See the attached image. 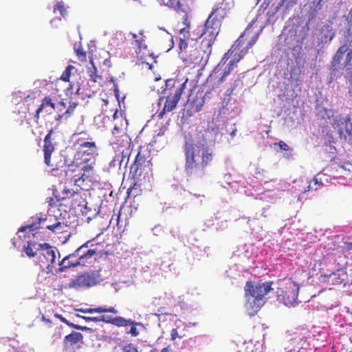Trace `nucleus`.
I'll list each match as a JSON object with an SVG mask.
<instances>
[{"label": "nucleus", "mask_w": 352, "mask_h": 352, "mask_svg": "<svg viewBox=\"0 0 352 352\" xmlns=\"http://www.w3.org/2000/svg\"><path fill=\"white\" fill-rule=\"evenodd\" d=\"M185 157L184 172L190 179H201L206 174V168L214 161V151L206 144H195L187 140L184 145Z\"/></svg>", "instance_id": "1"}, {"label": "nucleus", "mask_w": 352, "mask_h": 352, "mask_svg": "<svg viewBox=\"0 0 352 352\" xmlns=\"http://www.w3.org/2000/svg\"><path fill=\"white\" fill-rule=\"evenodd\" d=\"M150 151L142 146L140 147L135 162L130 168L132 183L127 190L130 195L134 190L138 189L142 184L145 183L152 175V163Z\"/></svg>", "instance_id": "2"}, {"label": "nucleus", "mask_w": 352, "mask_h": 352, "mask_svg": "<svg viewBox=\"0 0 352 352\" xmlns=\"http://www.w3.org/2000/svg\"><path fill=\"white\" fill-rule=\"evenodd\" d=\"M186 27L182 28L179 32V48L182 52H188V48H194L197 46L198 40L203 38L201 43L208 47L212 46L214 42H210L207 35L206 30L204 27L199 26L195 29L192 32H190V23L188 19H185Z\"/></svg>", "instance_id": "3"}, {"label": "nucleus", "mask_w": 352, "mask_h": 352, "mask_svg": "<svg viewBox=\"0 0 352 352\" xmlns=\"http://www.w3.org/2000/svg\"><path fill=\"white\" fill-rule=\"evenodd\" d=\"M333 70L344 69L347 75L352 76V38L348 36L338 49L331 62Z\"/></svg>", "instance_id": "4"}, {"label": "nucleus", "mask_w": 352, "mask_h": 352, "mask_svg": "<svg viewBox=\"0 0 352 352\" xmlns=\"http://www.w3.org/2000/svg\"><path fill=\"white\" fill-rule=\"evenodd\" d=\"M185 87L186 82L180 84L179 82L172 79L166 80L164 91V94L166 95V100L163 109L158 114L159 118H162L166 112H170L176 107Z\"/></svg>", "instance_id": "5"}, {"label": "nucleus", "mask_w": 352, "mask_h": 352, "mask_svg": "<svg viewBox=\"0 0 352 352\" xmlns=\"http://www.w3.org/2000/svg\"><path fill=\"white\" fill-rule=\"evenodd\" d=\"M226 15V10L222 3L217 4L205 22L204 29L206 30L210 42H214L219 34L221 23Z\"/></svg>", "instance_id": "6"}, {"label": "nucleus", "mask_w": 352, "mask_h": 352, "mask_svg": "<svg viewBox=\"0 0 352 352\" xmlns=\"http://www.w3.org/2000/svg\"><path fill=\"white\" fill-rule=\"evenodd\" d=\"M89 243L87 241L82 245L74 253L69 254L60 261L58 272H63L68 268L76 267L80 265L84 259L91 258L96 255V251L94 249L87 250L86 252L83 250L88 247Z\"/></svg>", "instance_id": "7"}, {"label": "nucleus", "mask_w": 352, "mask_h": 352, "mask_svg": "<svg viewBox=\"0 0 352 352\" xmlns=\"http://www.w3.org/2000/svg\"><path fill=\"white\" fill-rule=\"evenodd\" d=\"M62 201L64 202L63 211L66 213L67 209L79 210L82 214L85 213L87 202L86 195L82 190L74 191L64 188L62 191Z\"/></svg>", "instance_id": "8"}, {"label": "nucleus", "mask_w": 352, "mask_h": 352, "mask_svg": "<svg viewBox=\"0 0 352 352\" xmlns=\"http://www.w3.org/2000/svg\"><path fill=\"white\" fill-rule=\"evenodd\" d=\"M299 291L298 285L291 278H285L277 289V297L285 306H292L297 302Z\"/></svg>", "instance_id": "9"}, {"label": "nucleus", "mask_w": 352, "mask_h": 352, "mask_svg": "<svg viewBox=\"0 0 352 352\" xmlns=\"http://www.w3.org/2000/svg\"><path fill=\"white\" fill-rule=\"evenodd\" d=\"M102 280L99 271L90 270L72 279L69 283V288H89L96 286Z\"/></svg>", "instance_id": "10"}, {"label": "nucleus", "mask_w": 352, "mask_h": 352, "mask_svg": "<svg viewBox=\"0 0 352 352\" xmlns=\"http://www.w3.org/2000/svg\"><path fill=\"white\" fill-rule=\"evenodd\" d=\"M39 251L38 264L43 269H46L47 274L53 272V264L56 259V252L54 248L47 243L38 244Z\"/></svg>", "instance_id": "11"}, {"label": "nucleus", "mask_w": 352, "mask_h": 352, "mask_svg": "<svg viewBox=\"0 0 352 352\" xmlns=\"http://www.w3.org/2000/svg\"><path fill=\"white\" fill-rule=\"evenodd\" d=\"M244 289L245 297H255L263 300L265 296L272 289V283L265 282L254 284L252 281H248Z\"/></svg>", "instance_id": "12"}, {"label": "nucleus", "mask_w": 352, "mask_h": 352, "mask_svg": "<svg viewBox=\"0 0 352 352\" xmlns=\"http://www.w3.org/2000/svg\"><path fill=\"white\" fill-rule=\"evenodd\" d=\"M97 152V145L83 148H77L74 156L73 164H76L77 166H80L84 164H87L88 162L95 160Z\"/></svg>", "instance_id": "13"}, {"label": "nucleus", "mask_w": 352, "mask_h": 352, "mask_svg": "<svg viewBox=\"0 0 352 352\" xmlns=\"http://www.w3.org/2000/svg\"><path fill=\"white\" fill-rule=\"evenodd\" d=\"M54 131L52 129H51L47 134L45 136V138L43 140V155H44V163L48 167H52L53 170L55 169V168H53L54 164L52 163L51 157L52 154L54 152L55 148L54 144L52 142V135Z\"/></svg>", "instance_id": "14"}, {"label": "nucleus", "mask_w": 352, "mask_h": 352, "mask_svg": "<svg viewBox=\"0 0 352 352\" xmlns=\"http://www.w3.org/2000/svg\"><path fill=\"white\" fill-rule=\"evenodd\" d=\"M45 228L54 234H65L66 235L64 236L65 241L70 236L69 226L67 222H65L62 218H56L54 222L53 223L47 224Z\"/></svg>", "instance_id": "15"}, {"label": "nucleus", "mask_w": 352, "mask_h": 352, "mask_svg": "<svg viewBox=\"0 0 352 352\" xmlns=\"http://www.w3.org/2000/svg\"><path fill=\"white\" fill-rule=\"evenodd\" d=\"M233 53L232 48L228 50L224 55L221 61L219 62V65H222V72L224 80H226V77L230 75V72L234 69V67L236 65V63L239 61L240 58H236L230 60L228 62V58Z\"/></svg>", "instance_id": "16"}, {"label": "nucleus", "mask_w": 352, "mask_h": 352, "mask_svg": "<svg viewBox=\"0 0 352 352\" xmlns=\"http://www.w3.org/2000/svg\"><path fill=\"white\" fill-rule=\"evenodd\" d=\"M54 219H56V218H53L51 215L46 218L36 217L35 221H32L30 224L20 228L18 232H24L27 230L34 231L41 228H45L47 224L53 223L54 222Z\"/></svg>", "instance_id": "17"}, {"label": "nucleus", "mask_w": 352, "mask_h": 352, "mask_svg": "<svg viewBox=\"0 0 352 352\" xmlns=\"http://www.w3.org/2000/svg\"><path fill=\"white\" fill-rule=\"evenodd\" d=\"M180 53L182 54L184 60L188 64L199 65L202 60L201 53L197 46L194 48H188V52H180Z\"/></svg>", "instance_id": "18"}, {"label": "nucleus", "mask_w": 352, "mask_h": 352, "mask_svg": "<svg viewBox=\"0 0 352 352\" xmlns=\"http://www.w3.org/2000/svg\"><path fill=\"white\" fill-rule=\"evenodd\" d=\"M132 37L135 39L138 47V51L136 52L138 58L143 63L146 61L148 56H151V54L148 50L147 45L144 43V40L142 37L138 38L136 34H132Z\"/></svg>", "instance_id": "19"}, {"label": "nucleus", "mask_w": 352, "mask_h": 352, "mask_svg": "<svg viewBox=\"0 0 352 352\" xmlns=\"http://www.w3.org/2000/svg\"><path fill=\"white\" fill-rule=\"evenodd\" d=\"M56 104L53 102L52 98L49 96H45L41 101V104L36 111V113L34 118L36 121H38L40 118V113L43 111H45L47 114H51L52 111L55 109Z\"/></svg>", "instance_id": "20"}, {"label": "nucleus", "mask_w": 352, "mask_h": 352, "mask_svg": "<svg viewBox=\"0 0 352 352\" xmlns=\"http://www.w3.org/2000/svg\"><path fill=\"white\" fill-rule=\"evenodd\" d=\"M322 281H326L328 279V282L331 281V284L333 285H338L343 284L346 278V272L342 270H338L336 272H333L330 274H324L320 276Z\"/></svg>", "instance_id": "21"}, {"label": "nucleus", "mask_w": 352, "mask_h": 352, "mask_svg": "<svg viewBox=\"0 0 352 352\" xmlns=\"http://www.w3.org/2000/svg\"><path fill=\"white\" fill-rule=\"evenodd\" d=\"M222 65L218 64L212 73L210 74L208 82L212 84V88L219 87L223 82H225L222 72Z\"/></svg>", "instance_id": "22"}, {"label": "nucleus", "mask_w": 352, "mask_h": 352, "mask_svg": "<svg viewBox=\"0 0 352 352\" xmlns=\"http://www.w3.org/2000/svg\"><path fill=\"white\" fill-rule=\"evenodd\" d=\"M95 165V160L88 162L87 164H82L81 170L83 172L82 175L74 180V184L80 186L84 182L85 179L91 177L94 173V167Z\"/></svg>", "instance_id": "23"}, {"label": "nucleus", "mask_w": 352, "mask_h": 352, "mask_svg": "<svg viewBox=\"0 0 352 352\" xmlns=\"http://www.w3.org/2000/svg\"><path fill=\"white\" fill-rule=\"evenodd\" d=\"M246 309L250 316H254L263 305V301L255 297H246Z\"/></svg>", "instance_id": "24"}, {"label": "nucleus", "mask_w": 352, "mask_h": 352, "mask_svg": "<svg viewBox=\"0 0 352 352\" xmlns=\"http://www.w3.org/2000/svg\"><path fill=\"white\" fill-rule=\"evenodd\" d=\"M83 343V335L80 332L72 331L70 334L66 336L63 340L65 348L73 347L78 344Z\"/></svg>", "instance_id": "25"}, {"label": "nucleus", "mask_w": 352, "mask_h": 352, "mask_svg": "<svg viewBox=\"0 0 352 352\" xmlns=\"http://www.w3.org/2000/svg\"><path fill=\"white\" fill-rule=\"evenodd\" d=\"M78 311L83 313V314H94V313H113L117 314L118 311L113 307L109 308H104L102 307H96V308H87V309H78Z\"/></svg>", "instance_id": "26"}, {"label": "nucleus", "mask_w": 352, "mask_h": 352, "mask_svg": "<svg viewBox=\"0 0 352 352\" xmlns=\"http://www.w3.org/2000/svg\"><path fill=\"white\" fill-rule=\"evenodd\" d=\"M90 62L92 65L91 68L88 69L87 74L90 78V80L94 82L101 83L102 82V77L101 75H99L97 72V69L93 63L92 59L90 60Z\"/></svg>", "instance_id": "27"}, {"label": "nucleus", "mask_w": 352, "mask_h": 352, "mask_svg": "<svg viewBox=\"0 0 352 352\" xmlns=\"http://www.w3.org/2000/svg\"><path fill=\"white\" fill-rule=\"evenodd\" d=\"M112 324L117 327H126L129 324H140V323L131 319L126 320L121 316H117L113 318Z\"/></svg>", "instance_id": "28"}, {"label": "nucleus", "mask_w": 352, "mask_h": 352, "mask_svg": "<svg viewBox=\"0 0 352 352\" xmlns=\"http://www.w3.org/2000/svg\"><path fill=\"white\" fill-rule=\"evenodd\" d=\"M76 107V104L74 103L68 107L67 109L62 114H58L55 117V120L56 121H63L67 120L73 114L74 109Z\"/></svg>", "instance_id": "29"}, {"label": "nucleus", "mask_w": 352, "mask_h": 352, "mask_svg": "<svg viewBox=\"0 0 352 352\" xmlns=\"http://www.w3.org/2000/svg\"><path fill=\"white\" fill-rule=\"evenodd\" d=\"M72 138L74 139V143H77L78 141H86L93 139L87 131H76L73 134Z\"/></svg>", "instance_id": "30"}, {"label": "nucleus", "mask_w": 352, "mask_h": 352, "mask_svg": "<svg viewBox=\"0 0 352 352\" xmlns=\"http://www.w3.org/2000/svg\"><path fill=\"white\" fill-rule=\"evenodd\" d=\"M56 199L50 197L47 199V202L51 208H58V210H61L62 208H64V202L62 201V197L56 196Z\"/></svg>", "instance_id": "31"}, {"label": "nucleus", "mask_w": 352, "mask_h": 352, "mask_svg": "<svg viewBox=\"0 0 352 352\" xmlns=\"http://www.w3.org/2000/svg\"><path fill=\"white\" fill-rule=\"evenodd\" d=\"M36 243L34 241H29L27 245H23V250L28 257H34L36 255V251H34Z\"/></svg>", "instance_id": "32"}, {"label": "nucleus", "mask_w": 352, "mask_h": 352, "mask_svg": "<svg viewBox=\"0 0 352 352\" xmlns=\"http://www.w3.org/2000/svg\"><path fill=\"white\" fill-rule=\"evenodd\" d=\"M114 352H138V350L134 344L128 343L115 348Z\"/></svg>", "instance_id": "33"}, {"label": "nucleus", "mask_w": 352, "mask_h": 352, "mask_svg": "<svg viewBox=\"0 0 352 352\" xmlns=\"http://www.w3.org/2000/svg\"><path fill=\"white\" fill-rule=\"evenodd\" d=\"M54 316L56 318H58L61 322L67 324L68 326H69V327H71L72 328H74L76 329H78V330H87V329H89V328H87V327H83V326H80V325L76 324H74L72 322H70L69 321H68L65 318H64L60 314H56L54 315Z\"/></svg>", "instance_id": "34"}, {"label": "nucleus", "mask_w": 352, "mask_h": 352, "mask_svg": "<svg viewBox=\"0 0 352 352\" xmlns=\"http://www.w3.org/2000/svg\"><path fill=\"white\" fill-rule=\"evenodd\" d=\"M67 6H65V3L63 1H58L56 4L54 6V12L58 10L60 15L63 17H65L67 15Z\"/></svg>", "instance_id": "35"}, {"label": "nucleus", "mask_w": 352, "mask_h": 352, "mask_svg": "<svg viewBox=\"0 0 352 352\" xmlns=\"http://www.w3.org/2000/svg\"><path fill=\"white\" fill-rule=\"evenodd\" d=\"M74 144L75 146H77V148H83L94 146L96 145V143L93 139H91V140L78 141L77 143H74Z\"/></svg>", "instance_id": "36"}, {"label": "nucleus", "mask_w": 352, "mask_h": 352, "mask_svg": "<svg viewBox=\"0 0 352 352\" xmlns=\"http://www.w3.org/2000/svg\"><path fill=\"white\" fill-rule=\"evenodd\" d=\"M76 54L78 59L82 63H85L87 61V52L83 50L81 46H79L77 48H75Z\"/></svg>", "instance_id": "37"}, {"label": "nucleus", "mask_w": 352, "mask_h": 352, "mask_svg": "<svg viewBox=\"0 0 352 352\" xmlns=\"http://www.w3.org/2000/svg\"><path fill=\"white\" fill-rule=\"evenodd\" d=\"M74 69L72 65H68L65 70L63 72L60 79L65 82H69L71 76V72Z\"/></svg>", "instance_id": "38"}, {"label": "nucleus", "mask_w": 352, "mask_h": 352, "mask_svg": "<svg viewBox=\"0 0 352 352\" xmlns=\"http://www.w3.org/2000/svg\"><path fill=\"white\" fill-rule=\"evenodd\" d=\"M130 153H131V151H130L129 147L126 148V149H123L122 150V158H121L120 162V166L124 162L125 163V165H126L128 164L129 160Z\"/></svg>", "instance_id": "39"}, {"label": "nucleus", "mask_w": 352, "mask_h": 352, "mask_svg": "<svg viewBox=\"0 0 352 352\" xmlns=\"http://www.w3.org/2000/svg\"><path fill=\"white\" fill-rule=\"evenodd\" d=\"M297 3V0H281L278 3V8L285 7L289 9Z\"/></svg>", "instance_id": "40"}, {"label": "nucleus", "mask_w": 352, "mask_h": 352, "mask_svg": "<svg viewBox=\"0 0 352 352\" xmlns=\"http://www.w3.org/2000/svg\"><path fill=\"white\" fill-rule=\"evenodd\" d=\"M62 327H56L55 329V332L54 335L52 336L53 341L55 342L59 339H60L62 336Z\"/></svg>", "instance_id": "41"}, {"label": "nucleus", "mask_w": 352, "mask_h": 352, "mask_svg": "<svg viewBox=\"0 0 352 352\" xmlns=\"http://www.w3.org/2000/svg\"><path fill=\"white\" fill-rule=\"evenodd\" d=\"M248 346L245 343L241 344H236L234 349V352H248Z\"/></svg>", "instance_id": "42"}, {"label": "nucleus", "mask_w": 352, "mask_h": 352, "mask_svg": "<svg viewBox=\"0 0 352 352\" xmlns=\"http://www.w3.org/2000/svg\"><path fill=\"white\" fill-rule=\"evenodd\" d=\"M161 4L166 6L169 8H173L175 3H177V0H158Z\"/></svg>", "instance_id": "43"}, {"label": "nucleus", "mask_w": 352, "mask_h": 352, "mask_svg": "<svg viewBox=\"0 0 352 352\" xmlns=\"http://www.w3.org/2000/svg\"><path fill=\"white\" fill-rule=\"evenodd\" d=\"M100 322L112 324L113 317L107 315H102L99 316Z\"/></svg>", "instance_id": "44"}, {"label": "nucleus", "mask_w": 352, "mask_h": 352, "mask_svg": "<svg viewBox=\"0 0 352 352\" xmlns=\"http://www.w3.org/2000/svg\"><path fill=\"white\" fill-rule=\"evenodd\" d=\"M318 186H320L318 183V180L316 179H314L311 182L309 183L308 186V190H317Z\"/></svg>", "instance_id": "45"}, {"label": "nucleus", "mask_w": 352, "mask_h": 352, "mask_svg": "<svg viewBox=\"0 0 352 352\" xmlns=\"http://www.w3.org/2000/svg\"><path fill=\"white\" fill-rule=\"evenodd\" d=\"M78 316L81 318H82L86 322H91H91H100L99 316H96V317H87V316H79V315H78Z\"/></svg>", "instance_id": "46"}, {"label": "nucleus", "mask_w": 352, "mask_h": 352, "mask_svg": "<svg viewBox=\"0 0 352 352\" xmlns=\"http://www.w3.org/2000/svg\"><path fill=\"white\" fill-rule=\"evenodd\" d=\"M274 145H278L280 150L283 151H289V146L283 141L280 140L278 142L274 143Z\"/></svg>", "instance_id": "47"}, {"label": "nucleus", "mask_w": 352, "mask_h": 352, "mask_svg": "<svg viewBox=\"0 0 352 352\" xmlns=\"http://www.w3.org/2000/svg\"><path fill=\"white\" fill-rule=\"evenodd\" d=\"M131 329L129 331V333L131 334L132 336H134V337H136L139 335V331L137 330L135 326L137 324H131Z\"/></svg>", "instance_id": "48"}, {"label": "nucleus", "mask_w": 352, "mask_h": 352, "mask_svg": "<svg viewBox=\"0 0 352 352\" xmlns=\"http://www.w3.org/2000/svg\"><path fill=\"white\" fill-rule=\"evenodd\" d=\"M236 87V85H233L230 88H229L226 91V95L230 96L233 93V91L235 90Z\"/></svg>", "instance_id": "49"}, {"label": "nucleus", "mask_w": 352, "mask_h": 352, "mask_svg": "<svg viewBox=\"0 0 352 352\" xmlns=\"http://www.w3.org/2000/svg\"><path fill=\"white\" fill-rule=\"evenodd\" d=\"M344 244L346 245V248L348 250H352V242H344Z\"/></svg>", "instance_id": "50"}, {"label": "nucleus", "mask_w": 352, "mask_h": 352, "mask_svg": "<svg viewBox=\"0 0 352 352\" xmlns=\"http://www.w3.org/2000/svg\"><path fill=\"white\" fill-rule=\"evenodd\" d=\"M41 320L46 323H48L50 324V326L52 324L51 320L50 319L46 318L43 315L41 316Z\"/></svg>", "instance_id": "51"}, {"label": "nucleus", "mask_w": 352, "mask_h": 352, "mask_svg": "<svg viewBox=\"0 0 352 352\" xmlns=\"http://www.w3.org/2000/svg\"><path fill=\"white\" fill-rule=\"evenodd\" d=\"M177 330L176 329H174L172 330L171 336H172L173 340L175 339V336L177 335Z\"/></svg>", "instance_id": "52"}, {"label": "nucleus", "mask_w": 352, "mask_h": 352, "mask_svg": "<svg viewBox=\"0 0 352 352\" xmlns=\"http://www.w3.org/2000/svg\"><path fill=\"white\" fill-rule=\"evenodd\" d=\"M60 21H61L60 18H55V19L51 20L50 23L52 25L54 22H56V21L60 22Z\"/></svg>", "instance_id": "53"}, {"label": "nucleus", "mask_w": 352, "mask_h": 352, "mask_svg": "<svg viewBox=\"0 0 352 352\" xmlns=\"http://www.w3.org/2000/svg\"><path fill=\"white\" fill-rule=\"evenodd\" d=\"M203 104H204V100H201V103H200L199 107H196V111H199L201 110V107H202Z\"/></svg>", "instance_id": "54"}, {"label": "nucleus", "mask_w": 352, "mask_h": 352, "mask_svg": "<svg viewBox=\"0 0 352 352\" xmlns=\"http://www.w3.org/2000/svg\"><path fill=\"white\" fill-rule=\"evenodd\" d=\"M16 239H17L16 238H14V239H13V244H14V245L15 247H17V248H19V245H18V246L16 245Z\"/></svg>", "instance_id": "55"}, {"label": "nucleus", "mask_w": 352, "mask_h": 352, "mask_svg": "<svg viewBox=\"0 0 352 352\" xmlns=\"http://www.w3.org/2000/svg\"><path fill=\"white\" fill-rule=\"evenodd\" d=\"M254 43V40H252L249 43H248V47H250L253 43Z\"/></svg>", "instance_id": "56"}, {"label": "nucleus", "mask_w": 352, "mask_h": 352, "mask_svg": "<svg viewBox=\"0 0 352 352\" xmlns=\"http://www.w3.org/2000/svg\"><path fill=\"white\" fill-rule=\"evenodd\" d=\"M58 104L63 106L64 108L66 107L65 102L62 100L58 102Z\"/></svg>", "instance_id": "57"}, {"label": "nucleus", "mask_w": 352, "mask_h": 352, "mask_svg": "<svg viewBox=\"0 0 352 352\" xmlns=\"http://www.w3.org/2000/svg\"><path fill=\"white\" fill-rule=\"evenodd\" d=\"M102 102H104V104H108V100H102Z\"/></svg>", "instance_id": "58"}, {"label": "nucleus", "mask_w": 352, "mask_h": 352, "mask_svg": "<svg viewBox=\"0 0 352 352\" xmlns=\"http://www.w3.org/2000/svg\"><path fill=\"white\" fill-rule=\"evenodd\" d=\"M167 351H168L167 348H164V349L162 350V352H167Z\"/></svg>", "instance_id": "59"}, {"label": "nucleus", "mask_w": 352, "mask_h": 352, "mask_svg": "<svg viewBox=\"0 0 352 352\" xmlns=\"http://www.w3.org/2000/svg\"><path fill=\"white\" fill-rule=\"evenodd\" d=\"M115 91H116V95L118 96V90L117 87L115 88Z\"/></svg>", "instance_id": "60"}, {"label": "nucleus", "mask_w": 352, "mask_h": 352, "mask_svg": "<svg viewBox=\"0 0 352 352\" xmlns=\"http://www.w3.org/2000/svg\"><path fill=\"white\" fill-rule=\"evenodd\" d=\"M348 36H351V32L350 30H349V31H348Z\"/></svg>", "instance_id": "61"}, {"label": "nucleus", "mask_w": 352, "mask_h": 352, "mask_svg": "<svg viewBox=\"0 0 352 352\" xmlns=\"http://www.w3.org/2000/svg\"><path fill=\"white\" fill-rule=\"evenodd\" d=\"M86 95L88 96V97H90L91 96V93H89V94H86Z\"/></svg>", "instance_id": "62"}, {"label": "nucleus", "mask_w": 352, "mask_h": 352, "mask_svg": "<svg viewBox=\"0 0 352 352\" xmlns=\"http://www.w3.org/2000/svg\"><path fill=\"white\" fill-rule=\"evenodd\" d=\"M80 88H78V89H77L76 93H77L78 94H79V91H80Z\"/></svg>", "instance_id": "63"}, {"label": "nucleus", "mask_w": 352, "mask_h": 352, "mask_svg": "<svg viewBox=\"0 0 352 352\" xmlns=\"http://www.w3.org/2000/svg\"><path fill=\"white\" fill-rule=\"evenodd\" d=\"M350 14H352V9L350 11Z\"/></svg>", "instance_id": "64"}]
</instances>
